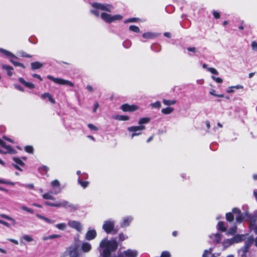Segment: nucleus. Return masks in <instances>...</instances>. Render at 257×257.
<instances>
[{
  "mask_svg": "<svg viewBox=\"0 0 257 257\" xmlns=\"http://www.w3.org/2000/svg\"><path fill=\"white\" fill-rule=\"evenodd\" d=\"M100 246L103 248L101 257H137L138 255L137 251L131 249L120 252L117 255L112 253L118 247V243L114 239L102 240L100 243Z\"/></svg>",
  "mask_w": 257,
  "mask_h": 257,
  "instance_id": "obj_1",
  "label": "nucleus"
},
{
  "mask_svg": "<svg viewBox=\"0 0 257 257\" xmlns=\"http://www.w3.org/2000/svg\"><path fill=\"white\" fill-rule=\"evenodd\" d=\"M45 204L52 207H63L69 209L70 211L76 210L78 208V205L72 204L68 201L64 200L57 201L55 203H51L47 201L45 202Z\"/></svg>",
  "mask_w": 257,
  "mask_h": 257,
  "instance_id": "obj_2",
  "label": "nucleus"
},
{
  "mask_svg": "<svg viewBox=\"0 0 257 257\" xmlns=\"http://www.w3.org/2000/svg\"><path fill=\"white\" fill-rule=\"evenodd\" d=\"M100 17L104 22L109 24L114 21L121 20L122 19V16L120 15L111 16L106 13H102Z\"/></svg>",
  "mask_w": 257,
  "mask_h": 257,
  "instance_id": "obj_3",
  "label": "nucleus"
},
{
  "mask_svg": "<svg viewBox=\"0 0 257 257\" xmlns=\"http://www.w3.org/2000/svg\"><path fill=\"white\" fill-rule=\"evenodd\" d=\"M114 222L113 221L107 220L103 223L102 228L107 233H110L113 232V234H116L118 230L114 229Z\"/></svg>",
  "mask_w": 257,
  "mask_h": 257,
  "instance_id": "obj_4",
  "label": "nucleus"
},
{
  "mask_svg": "<svg viewBox=\"0 0 257 257\" xmlns=\"http://www.w3.org/2000/svg\"><path fill=\"white\" fill-rule=\"evenodd\" d=\"M146 129V127L144 125L139 126H132L128 127L127 130L132 132L131 137L133 139L134 137L141 135L142 134V131Z\"/></svg>",
  "mask_w": 257,
  "mask_h": 257,
  "instance_id": "obj_5",
  "label": "nucleus"
},
{
  "mask_svg": "<svg viewBox=\"0 0 257 257\" xmlns=\"http://www.w3.org/2000/svg\"><path fill=\"white\" fill-rule=\"evenodd\" d=\"M47 77L48 79L53 81L55 83L61 85H66L71 87L74 86V84L69 80L63 79L61 78H55L51 75H48Z\"/></svg>",
  "mask_w": 257,
  "mask_h": 257,
  "instance_id": "obj_6",
  "label": "nucleus"
},
{
  "mask_svg": "<svg viewBox=\"0 0 257 257\" xmlns=\"http://www.w3.org/2000/svg\"><path fill=\"white\" fill-rule=\"evenodd\" d=\"M67 252L69 257H82L81 253L78 250L77 244L70 246L68 249Z\"/></svg>",
  "mask_w": 257,
  "mask_h": 257,
  "instance_id": "obj_7",
  "label": "nucleus"
},
{
  "mask_svg": "<svg viewBox=\"0 0 257 257\" xmlns=\"http://www.w3.org/2000/svg\"><path fill=\"white\" fill-rule=\"evenodd\" d=\"M138 108V106L135 104L130 105L128 103L123 104L120 107L123 112H134L137 110Z\"/></svg>",
  "mask_w": 257,
  "mask_h": 257,
  "instance_id": "obj_8",
  "label": "nucleus"
},
{
  "mask_svg": "<svg viewBox=\"0 0 257 257\" xmlns=\"http://www.w3.org/2000/svg\"><path fill=\"white\" fill-rule=\"evenodd\" d=\"M68 225L70 227L75 229L77 231L81 232L83 229V226L81 223L75 220H69L68 222Z\"/></svg>",
  "mask_w": 257,
  "mask_h": 257,
  "instance_id": "obj_9",
  "label": "nucleus"
},
{
  "mask_svg": "<svg viewBox=\"0 0 257 257\" xmlns=\"http://www.w3.org/2000/svg\"><path fill=\"white\" fill-rule=\"evenodd\" d=\"M0 146L6 150L5 152H3L0 149V153H9L11 154L16 153V151L14 149L10 146L7 145L6 143L1 139H0Z\"/></svg>",
  "mask_w": 257,
  "mask_h": 257,
  "instance_id": "obj_10",
  "label": "nucleus"
},
{
  "mask_svg": "<svg viewBox=\"0 0 257 257\" xmlns=\"http://www.w3.org/2000/svg\"><path fill=\"white\" fill-rule=\"evenodd\" d=\"M232 212L236 215L235 219L237 222L241 223L243 221L244 216L239 209L235 207L233 208Z\"/></svg>",
  "mask_w": 257,
  "mask_h": 257,
  "instance_id": "obj_11",
  "label": "nucleus"
},
{
  "mask_svg": "<svg viewBox=\"0 0 257 257\" xmlns=\"http://www.w3.org/2000/svg\"><path fill=\"white\" fill-rule=\"evenodd\" d=\"M254 241V238L252 236H249L247 240L245 241L243 247L240 249L242 252H247L249 247Z\"/></svg>",
  "mask_w": 257,
  "mask_h": 257,
  "instance_id": "obj_12",
  "label": "nucleus"
},
{
  "mask_svg": "<svg viewBox=\"0 0 257 257\" xmlns=\"http://www.w3.org/2000/svg\"><path fill=\"white\" fill-rule=\"evenodd\" d=\"M13 160L15 163L13 164V166L17 170L22 171L23 170L20 168V166H24L25 163L18 157H14Z\"/></svg>",
  "mask_w": 257,
  "mask_h": 257,
  "instance_id": "obj_13",
  "label": "nucleus"
},
{
  "mask_svg": "<svg viewBox=\"0 0 257 257\" xmlns=\"http://www.w3.org/2000/svg\"><path fill=\"white\" fill-rule=\"evenodd\" d=\"M51 186L54 188L53 193L54 194H57L61 192V188L60 187V184L58 180H55L53 181L51 183Z\"/></svg>",
  "mask_w": 257,
  "mask_h": 257,
  "instance_id": "obj_14",
  "label": "nucleus"
},
{
  "mask_svg": "<svg viewBox=\"0 0 257 257\" xmlns=\"http://www.w3.org/2000/svg\"><path fill=\"white\" fill-rule=\"evenodd\" d=\"M112 8V7L110 5L97 3V10L110 12Z\"/></svg>",
  "mask_w": 257,
  "mask_h": 257,
  "instance_id": "obj_15",
  "label": "nucleus"
},
{
  "mask_svg": "<svg viewBox=\"0 0 257 257\" xmlns=\"http://www.w3.org/2000/svg\"><path fill=\"white\" fill-rule=\"evenodd\" d=\"M18 59V58L14 54L9 59L10 61L15 66H20L23 68H25V66L23 64L17 62L16 60Z\"/></svg>",
  "mask_w": 257,
  "mask_h": 257,
  "instance_id": "obj_16",
  "label": "nucleus"
},
{
  "mask_svg": "<svg viewBox=\"0 0 257 257\" xmlns=\"http://www.w3.org/2000/svg\"><path fill=\"white\" fill-rule=\"evenodd\" d=\"M81 249L83 252H88L91 249V244L86 241H83L81 244Z\"/></svg>",
  "mask_w": 257,
  "mask_h": 257,
  "instance_id": "obj_17",
  "label": "nucleus"
},
{
  "mask_svg": "<svg viewBox=\"0 0 257 257\" xmlns=\"http://www.w3.org/2000/svg\"><path fill=\"white\" fill-rule=\"evenodd\" d=\"M96 233L95 230H89L85 235V239L87 240H92L95 237Z\"/></svg>",
  "mask_w": 257,
  "mask_h": 257,
  "instance_id": "obj_18",
  "label": "nucleus"
},
{
  "mask_svg": "<svg viewBox=\"0 0 257 257\" xmlns=\"http://www.w3.org/2000/svg\"><path fill=\"white\" fill-rule=\"evenodd\" d=\"M246 238L245 234H236L234 236L232 240L234 242H239L244 240Z\"/></svg>",
  "mask_w": 257,
  "mask_h": 257,
  "instance_id": "obj_19",
  "label": "nucleus"
},
{
  "mask_svg": "<svg viewBox=\"0 0 257 257\" xmlns=\"http://www.w3.org/2000/svg\"><path fill=\"white\" fill-rule=\"evenodd\" d=\"M133 218L131 217H124L120 223V226L122 227L128 226L132 221Z\"/></svg>",
  "mask_w": 257,
  "mask_h": 257,
  "instance_id": "obj_20",
  "label": "nucleus"
},
{
  "mask_svg": "<svg viewBox=\"0 0 257 257\" xmlns=\"http://www.w3.org/2000/svg\"><path fill=\"white\" fill-rule=\"evenodd\" d=\"M142 36L144 39H152L157 37V35L155 33L148 32L144 33Z\"/></svg>",
  "mask_w": 257,
  "mask_h": 257,
  "instance_id": "obj_21",
  "label": "nucleus"
},
{
  "mask_svg": "<svg viewBox=\"0 0 257 257\" xmlns=\"http://www.w3.org/2000/svg\"><path fill=\"white\" fill-rule=\"evenodd\" d=\"M19 81L20 82H21L22 84L24 85L27 87H28L31 89H33L35 87V85L34 84L31 82H26L23 78H19Z\"/></svg>",
  "mask_w": 257,
  "mask_h": 257,
  "instance_id": "obj_22",
  "label": "nucleus"
},
{
  "mask_svg": "<svg viewBox=\"0 0 257 257\" xmlns=\"http://www.w3.org/2000/svg\"><path fill=\"white\" fill-rule=\"evenodd\" d=\"M41 97L43 99L48 98L49 100L52 103H55V101L52 96L49 93H45L41 95Z\"/></svg>",
  "mask_w": 257,
  "mask_h": 257,
  "instance_id": "obj_23",
  "label": "nucleus"
},
{
  "mask_svg": "<svg viewBox=\"0 0 257 257\" xmlns=\"http://www.w3.org/2000/svg\"><path fill=\"white\" fill-rule=\"evenodd\" d=\"M36 216L40 219H42L44 221H45V222H46L47 223H49V224H53L55 222V221L53 220H51V219H50L44 216H42L41 215V214H36Z\"/></svg>",
  "mask_w": 257,
  "mask_h": 257,
  "instance_id": "obj_24",
  "label": "nucleus"
},
{
  "mask_svg": "<svg viewBox=\"0 0 257 257\" xmlns=\"http://www.w3.org/2000/svg\"><path fill=\"white\" fill-rule=\"evenodd\" d=\"M0 217L6 219L7 220H8L9 221H11L12 222V224L13 225H15L16 224V222L15 219H14L13 218L9 216L8 215H6V214H0Z\"/></svg>",
  "mask_w": 257,
  "mask_h": 257,
  "instance_id": "obj_25",
  "label": "nucleus"
},
{
  "mask_svg": "<svg viewBox=\"0 0 257 257\" xmlns=\"http://www.w3.org/2000/svg\"><path fill=\"white\" fill-rule=\"evenodd\" d=\"M217 229L222 232L226 231V227L225 226V223L223 221H219L217 223Z\"/></svg>",
  "mask_w": 257,
  "mask_h": 257,
  "instance_id": "obj_26",
  "label": "nucleus"
},
{
  "mask_svg": "<svg viewBox=\"0 0 257 257\" xmlns=\"http://www.w3.org/2000/svg\"><path fill=\"white\" fill-rule=\"evenodd\" d=\"M32 70H36L41 68L43 66V64L39 62H34L31 64Z\"/></svg>",
  "mask_w": 257,
  "mask_h": 257,
  "instance_id": "obj_27",
  "label": "nucleus"
},
{
  "mask_svg": "<svg viewBox=\"0 0 257 257\" xmlns=\"http://www.w3.org/2000/svg\"><path fill=\"white\" fill-rule=\"evenodd\" d=\"M2 67L7 71V74L9 76H11L13 75L12 70H13V68L12 67L7 65H3Z\"/></svg>",
  "mask_w": 257,
  "mask_h": 257,
  "instance_id": "obj_28",
  "label": "nucleus"
},
{
  "mask_svg": "<svg viewBox=\"0 0 257 257\" xmlns=\"http://www.w3.org/2000/svg\"><path fill=\"white\" fill-rule=\"evenodd\" d=\"M233 214L234 213L232 212L226 213L225 218L228 222H231L234 220V217Z\"/></svg>",
  "mask_w": 257,
  "mask_h": 257,
  "instance_id": "obj_29",
  "label": "nucleus"
},
{
  "mask_svg": "<svg viewBox=\"0 0 257 257\" xmlns=\"http://www.w3.org/2000/svg\"><path fill=\"white\" fill-rule=\"evenodd\" d=\"M61 235L60 234H52L49 236H45L43 237V240H47L48 239H53L56 238H60Z\"/></svg>",
  "mask_w": 257,
  "mask_h": 257,
  "instance_id": "obj_30",
  "label": "nucleus"
},
{
  "mask_svg": "<svg viewBox=\"0 0 257 257\" xmlns=\"http://www.w3.org/2000/svg\"><path fill=\"white\" fill-rule=\"evenodd\" d=\"M78 183L83 188H86L89 184V182L88 181L82 180V179L81 177H78Z\"/></svg>",
  "mask_w": 257,
  "mask_h": 257,
  "instance_id": "obj_31",
  "label": "nucleus"
},
{
  "mask_svg": "<svg viewBox=\"0 0 257 257\" xmlns=\"http://www.w3.org/2000/svg\"><path fill=\"white\" fill-rule=\"evenodd\" d=\"M174 111V108L171 107H167L163 108L161 110V112L164 114H169L171 113Z\"/></svg>",
  "mask_w": 257,
  "mask_h": 257,
  "instance_id": "obj_32",
  "label": "nucleus"
},
{
  "mask_svg": "<svg viewBox=\"0 0 257 257\" xmlns=\"http://www.w3.org/2000/svg\"><path fill=\"white\" fill-rule=\"evenodd\" d=\"M114 118L117 120L121 121H126L130 119L128 116L123 115H116Z\"/></svg>",
  "mask_w": 257,
  "mask_h": 257,
  "instance_id": "obj_33",
  "label": "nucleus"
},
{
  "mask_svg": "<svg viewBox=\"0 0 257 257\" xmlns=\"http://www.w3.org/2000/svg\"><path fill=\"white\" fill-rule=\"evenodd\" d=\"M0 53H1L2 54L6 56V57H8L9 59L13 55V54L10 52V51L4 49L3 48H0Z\"/></svg>",
  "mask_w": 257,
  "mask_h": 257,
  "instance_id": "obj_34",
  "label": "nucleus"
},
{
  "mask_svg": "<svg viewBox=\"0 0 257 257\" xmlns=\"http://www.w3.org/2000/svg\"><path fill=\"white\" fill-rule=\"evenodd\" d=\"M237 231V227L236 225H234L233 227H231L230 228L227 232H226V234L227 235H233L236 233Z\"/></svg>",
  "mask_w": 257,
  "mask_h": 257,
  "instance_id": "obj_35",
  "label": "nucleus"
},
{
  "mask_svg": "<svg viewBox=\"0 0 257 257\" xmlns=\"http://www.w3.org/2000/svg\"><path fill=\"white\" fill-rule=\"evenodd\" d=\"M52 191H50L47 193L44 194L42 195L43 198L44 199H49V200H54V197L52 196L51 194H53V193H51Z\"/></svg>",
  "mask_w": 257,
  "mask_h": 257,
  "instance_id": "obj_36",
  "label": "nucleus"
},
{
  "mask_svg": "<svg viewBox=\"0 0 257 257\" xmlns=\"http://www.w3.org/2000/svg\"><path fill=\"white\" fill-rule=\"evenodd\" d=\"M163 102L165 105L169 106L175 104L176 102V101L175 100H167L163 99Z\"/></svg>",
  "mask_w": 257,
  "mask_h": 257,
  "instance_id": "obj_37",
  "label": "nucleus"
},
{
  "mask_svg": "<svg viewBox=\"0 0 257 257\" xmlns=\"http://www.w3.org/2000/svg\"><path fill=\"white\" fill-rule=\"evenodd\" d=\"M129 30L131 31L135 32V33H140V29L139 27L137 26H135V25H131V26H130Z\"/></svg>",
  "mask_w": 257,
  "mask_h": 257,
  "instance_id": "obj_38",
  "label": "nucleus"
},
{
  "mask_svg": "<svg viewBox=\"0 0 257 257\" xmlns=\"http://www.w3.org/2000/svg\"><path fill=\"white\" fill-rule=\"evenodd\" d=\"M150 121V118L149 117H143L140 119L139 121V124L140 125H142V124L149 123Z\"/></svg>",
  "mask_w": 257,
  "mask_h": 257,
  "instance_id": "obj_39",
  "label": "nucleus"
},
{
  "mask_svg": "<svg viewBox=\"0 0 257 257\" xmlns=\"http://www.w3.org/2000/svg\"><path fill=\"white\" fill-rule=\"evenodd\" d=\"M22 239L25 240V241L27 242H31L33 240V238L32 236L29 235H24L21 238V242L22 243Z\"/></svg>",
  "mask_w": 257,
  "mask_h": 257,
  "instance_id": "obj_40",
  "label": "nucleus"
},
{
  "mask_svg": "<svg viewBox=\"0 0 257 257\" xmlns=\"http://www.w3.org/2000/svg\"><path fill=\"white\" fill-rule=\"evenodd\" d=\"M55 226L60 230H64L66 228V224L65 223H61L56 224Z\"/></svg>",
  "mask_w": 257,
  "mask_h": 257,
  "instance_id": "obj_41",
  "label": "nucleus"
},
{
  "mask_svg": "<svg viewBox=\"0 0 257 257\" xmlns=\"http://www.w3.org/2000/svg\"><path fill=\"white\" fill-rule=\"evenodd\" d=\"M18 183L19 184V186H21V187H24L27 188L31 189H33L34 188V185L33 184H21V183Z\"/></svg>",
  "mask_w": 257,
  "mask_h": 257,
  "instance_id": "obj_42",
  "label": "nucleus"
},
{
  "mask_svg": "<svg viewBox=\"0 0 257 257\" xmlns=\"http://www.w3.org/2000/svg\"><path fill=\"white\" fill-rule=\"evenodd\" d=\"M139 21H140V19L139 18H130V19H127L125 20L124 21V23H128L138 22Z\"/></svg>",
  "mask_w": 257,
  "mask_h": 257,
  "instance_id": "obj_43",
  "label": "nucleus"
},
{
  "mask_svg": "<svg viewBox=\"0 0 257 257\" xmlns=\"http://www.w3.org/2000/svg\"><path fill=\"white\" fill-rule=\"evenodd\" d=\"M212 249L209 248V250H205L202 255V257H209L212 253Z\"/></svg>",
  "mask_w": 257,
  "mask_h": 257,
  "instance_id": "obj_44",
  "label": "nucleus"
},
{
  "mask_svg": "<svg viewBox=\"0 0 257 257\" xmlns=\"http://www.w3.org/2000/svg\"><path fill=\"white\" fill-rule=\"evenodd\" d=\"M215 241L216 243H219L221 240L222 235L220 233H217L214 235Z\"/></svg>",
  "mask_w": 257,
  "mask_h": 257,
  "instance_id": "obj_45",
  "label": "nucleus"
},
{
  "mask_svg": "<svg viewBox=\"0 0 257 257\" xmlns=\"http://www.w3.org/2000/svg\"><path fill=\"white\" fill-rule=\"evenodd\" d=\"M92 6L93 9L90 10V13L94 16H96V3H92Z\"/></svg>",
  "mask_w": 257,
  "mask_h": 257,
  "instance_id": "obj_46",
  "label": "nucleus"
},
{
  "mask_svg": "<svg viewBox=\"0 0 257 257\" xmlns=\"http://www.w3.org/2000/svg\"><path fill=\"white\" fill-rule=\"evenodd\" d=\"M209 93L213 95V96H216V97H220V98H223L224 97V95L222 94H216L215 93V90H214V89H211V91L209 92Z\"/></svg>",
  "mask_w": 257,
  "mask_h": 257,
  "instance_id": "obj_47",
  "label": "nucleus"
},
{
  "mask_svg": "<svg viewBox=\"0 0 257 257\" xmlns=\"http://www.w3.org/2000/svg\"><path fill=\"white\" fill-rule=\"evenodd\" d=\"M25 150L26 152L29 153L33 154V148L31 146H27L25 148Z\"/></svg>",
  "mask_w": 257,
  "mask_h": 257,
  "instance_id": "obj_48",
  "label": "nucleus"
},
{
  "mask_svg": "<svg viewBox=\"0 0 257 257\" xmlns=\"http://www.w3.org/2000/svg\"><path fill=\"white\" fill-rule=\"evenodd\" d=\"M0 183L1 184H7V185H11L14 186L16 183L13 182H11L9 181L4 180L3 179H0Z\"/></svg>",
  "mask_w": 257,
  "mask_h": 257,
  "instance_id": "obj_49",
  "label": "nucleus"
},
{
  "mask_svg": "<svg viewBox=\"0 0 257 257\" xmlns=\"http://www.w3.org/2000/svg\"><path fill=\"white\" fill-rule=\"evenodd\" d=\"M21 209L23 210H24V211H26L31 214H33L34 213V211L33 210H32V209L30 208H28L25 206H22L21 207Z\"/></svg>",
  "mask_w": 257,
  "mask_h": 257,
  "instance_id": "obj_50",
  "label": "nucleus"
},
{
  "mask_svg": "<svg viewBox=\"0 0 257 257\" xmlns=\"http://www.w3.org/2000/svg\"><path fill=\"white\" fill-rule=\"evenodd\" d=\"M160 257H171V254L168 251H163L162 252Z\"/></svg>",
  "mask_w": 257,
  "mask_h": 257,
  "instance_id": "obj_51",
  "label": "nucleus"
},
{
  "mask_svg": "<svg viewBox=\"0 0 257 257\" xmlns=\"http://www.w3.org/2000/svg\"><path fill=\"white\" fill-rule=\"evenodd\" d=\"M207 70L211 72V73L215 75H218V72L214 68L212 67L207 68Z\"/></svg>",
  "mask_w": 257,
  "mask_h": 257,
  "instance_id": "obj_52",
  "label": "nucleus"
},
{
  "mask_svg": "<svg viewBox=\"0 0 257 257\" xmlns=\"http://www.w3.org/2000/svg\"><path fill=\"white\" fill-rule=\"evenodd\" d=\"M211 78L218 83H221L223 82V80L220 77H216L214 76H212Z\"/></svg>",
  "mask_w": 257,
  "mask_h": 257,
  "instance_id": "obj_53",
  "label": "nucleus"
},
{
  "mask_svg": "<svg viewBox=\"0 0 257 257\" xmlns=\"http://www.w3.org/2000/svg\"><path fill=\"white\" fill-rule=\"evenodd\" d=\"M151 106L154 108H160L161 106L160 101H157L154 103L151 104Z\"/></svg>",
  "mask_w": 257,
  "mask_h": 257,
  "instance_id": "obj_54",
  "label": "nucleus"
},
{
  "mask_svg": "<svg viewBox=\"0 0 257 257\" xmlns=\"http://www.w3.org/2000/svg\"><path fill=\"white\" fill-rule=\"evenodd\" d=\"M212 14L213 15L214 18L216 19H218L220 18V13L216 11H213L212 12Z\"/></svg>",
  "mask_w": 257,
  "mask_h": 257,
  "instance_id": "obj_55",
  "label": "nucleus"
},
{
  "mask_svg": "<svg viewBox=\"0 0 257 257\" xmlns=\"http://www.w3.org/2000/svg\"><path fill=\"white\" fill-rule=\"evenodd\" d=\"M39 170L40 171H43L46 172H47L49 171V168H48V167H47L46 166L43 165L42 166H41V167L39 168Z\"/></svg>",
  "mask_w": 257,
  "mask_h": 257,
  "instance_id": "obj_56",
  "label": "nucleus"
},
{
  "mask_svg": "<svg viewBox=\"0 0 257 257\" xmlns=\"http://www.w3.org/2000/svg\"><path fill=\"white\" fill-rule=\"evenodd\" d=\"M255 220H253V221L252 222H250V225H249V227L250 228H251V226H254V228H253V230H254V233L257 234V225L256 226H254L255 225Z\"/></svg>",
  "mask_w": 257,
  "mask_h": 257,
  "instance_id": "obj_57",
  "label": "nucleus"
},
{
  "mask_svg": "<svg viewBox=\"0 0 257 257\" xmlns=\"http://www.w3.org/2000/svg\"><path fill=\"white\" fill-rule=\"evenodd\" d=\"M119 240L120 241H122L126 239V237L123 233H119L118 235Z\"/></svg>",
  "mask_w": 257,
  "mask_h": 257,
  "instance_id": "obj_58",
  "label": "nucleus"
},
{
  "mask_svg": "<svg viewBox=\"0 0 257 257\" xmlns=\"http://www.w3.org/2000/svg\"><path fill=\"white\" fill-rule=\"evenodd\" d=\"M251 46L253 50H257V42L255 41L252 42Z\"/></svg>",
  "mask_w": 257,
  "mask_h": 257,
  "instance_id": "obj_59",
  "label": "nucleus"
},
{
  "mask_svg": "<svg viewBox=\"0 0 257 257\" xmlns=\"http://www.w3.org/2000/svg\"><path fill=\"white\" fill-rule=\"evenodd\" d=\"M88 127L90 130H92V131L96 130V127L92 124H90V123L88 124Z\"/></svg>",
  "mask_w": 257,
  "mask_h": 257,
  "instance_id": "obj_60",
  "label": "nucleus"
},
{
  "mask_svg": "<svg viewBox=\"0 0 257 257\" xmlns=\"http://www.w3.org/2000/svg\"><path fill=\"white\" fill-rule=\"evenodd\" d=\"M79 177H81L82 179V180H86L88 178V175L87 174L83 173Z\"/></svg>",
  "mask_w": 257,
  "mask_h": 257,
  "instance_id": "obj_61",
  "label": "nucleus"
},
{
  "mask_svg": "<svg viewBox=\"0 0 257 257\" xmlns=\"http://www.w3.org/2000/svg\"><path fill=\"white\" fill-rule=\"evenodd\" d=\"M187 50L189 52H192L193 53H195L196 52V48L194 47H188L187 48Z\"/></svg>",
  "mask_w": 257,
  "mask_h": 257,
  "instance_id": "obj_62",
  "label": "nucleus"
},
{
  "mask_svg": "<svg viewBox=\"0 0 257 257\" xmlns=\"http://www.w3.org/2000/svg\"><path fill=\"white\" fill-rule=\"evenodd\" d=\"M227 92L228 93H232L234 91V87H233V86H231V87H229L227 90H226Z\"/></svg>",
  "mask_w": 257,
  "mask_h": 257,
  "instance_id": "obj_63",
  "label": "nucleus"
},
{
  "mask_svg": "<svg viewBox=\"0 0 257 257\" xmlns=\"http://www.w3.org/2000/svg\"><path fill=\"white\" fill-rule=\"evenodd\" d=\"M130 43L131 42L130 41H126L123 43V45L125 47L127 48L130 46Z\"/></svg>",
  "mask_w": 257,
  "mask_h": 257,
  "instance_id": "obj_64",
  "label": "nucleus"
}]
</instances>
